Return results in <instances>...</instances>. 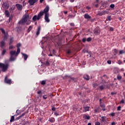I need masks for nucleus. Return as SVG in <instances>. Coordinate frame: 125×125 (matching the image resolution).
Wrapping results in <instances>:
<instances>
[{
  "label": "nucleus",
  "instance_id": "obj_35",
  "mask_svg": "<svg viewBox=\"0 0 125 125\" xmlns=\"http://www.w3.org/2000/svg\"><path fill=\"white\" fill-rule=\"evenodd\" d=\"M6 53V50L4 49L2 52V56H3V55H4V54H5V53Z\"/></svg>",
  "mask_w": 125,
  "mask_h": 125
},
{
  "label": "nucleus",
  "instance_id": "obj_19",
  "mask_svg": "<svg viewBox=\"0 0 125 125\" xmlns=\"http://www.w3.org/2000/svg\"><path fill=\"white\" fill-rule=\"evenodd\" d=\"M101 123H105L106 122V117L105 116H102L101 117Z\"/></svg>",
  "mask_w": 125,
  "mask_h": 125
},
{
  "label": "nucleus",
  "instance_id": "obj_24",
  "mask_svg": "<svg viewBox=\"0 0 125 125\" xmlns=\"http://www.w3.org/2000/svg\"><path fill=\"white\" fill-rule=\"evenodd\" d=\"M49 121L50 123H54L55 122V119L54 118H50L49 119Z\"/></svg>",
  "mask_w": 125,
  "mask_h": 125
},
{
  "label": "nucleus",
  "instance_id": "obj_5",
  "mask_svg": "<svg viewBox=\"0 0 125 125\" xmlns=\"http://www.w3.org/2000/svg\"><path fill=\"white\" fill-rule=\"evenodd\" d=\"M4 82L6 83H7L8 84H11V83H12V81H11V79H7V76H6V77L5 78Z\"/></svg>",
  "mask_w": 125,
  "mask_h": 125
},
{
  "label": "nucleus",
  "instance_id": "obj_43",
  "mask_svg": "<svg viewBox=\"0 0 125 125\" xmlns=\"http://www.w3.org/2000/svg\"><path fill=\"white\" fill-rule=\"evenodd\" d=\"M43 99H46L47 98V95H45L43 96Z\"/></svg>",
  "mask_w": 125,
  "mask_h": 125
},
{
  "label": "nucleus",
  "instance_id": "obj_50",
  "mask_svg": "<svg viewBox=\"0 0 125 125\" xmlns=\"http://www.w3.org/2000/svg\"><path fill=\"white\" fill-rule=\"evenodd\" d=\"M54 115H55V116H56V117H57V116H59V114H58V113H57V112H55L54 113Z\"/></svg>",
  "mask_w": 125,
  "mask_h": 125
},
{
  "label": "nucleus",
  "instance_id": "obj_52",
  "mask_svg": "<svg viewBox=\"0 0 125 125\" xmlns=\"http://www.w3.org/2000/svg\"><path fill=\"white\" fill-rule=\"evenodd\" d=\"M16 113H17L18 115H19V114H20V110L19 109L17 110Z\"/></svg>",
  "mask_w": 125,
  "mask_h": 125
},
{
  "label": "nucleus",
  "instance_id": "obj_44",
  "mask_svg": "<svg viewBox=\"0 0 125 125\" xmlns=\"http://www.w3.org/2000/svg\"><path fill=\"white\" fill-rule=\"evenodd\" d=\"M121 109H122V106H119L117 107V111H121Z\"/></svg>",
  "mask_w": 125,
  "mask_h": 125
},
{
  "label": "nucleus",
  "instance_id": "obj_1",
  "mask_svg": "<svg viewBox=\"0 0 125 125\" xmlns=\"http://www.w3.org/2000/svg\"><path fill=\"white\" fill-rule=\"evenodd\" d=\"M29 14H25L22 17V19L19 22V24H24L28 21L29 19Z\"/></svg>",
  "mask_w": 125,
  "mask_h": 125
},
{
  "label": "nucleus",
  "instance_id": "obj_14",
  "mask_svg": "<svg viewBox=\"0 0 125 125\" xmlns=\"http://www.w3.org/2000/svg\"><path fill=\"white\" fill-rule=\"evenodd\" d=\"M83 79L86 81H89V76L87 74H85L83 76Z\"/></svg>",
  "mask_w": 125,
  "mask_h": 125
},
{
  "label": "nucleus",
  "instance_id": "obj_54",
  "mask_svg": "<svg viewBox=\"0 0 125 125\" xmlns=\"http://www.w3.org/2000/svg\"><path fill=\"white\" fill-rule=\"evenodd\" d=\"M123 53H124V51L123 50H120L119 51V54H123Z\"/></svg>",
  "mask_w": 125,
  "mask_h": 125
},
{
  "label": "nucleus",
  "instance_id": "obj_59",
  "mask_svg": "<svg viewBox=\"0 0 125 125\" xmlns=\"http://www.w3.org/2000/svg\"><path fill=\"white\" fill-rule=\"evenodd\" d=\"M111 116L112 117H115V113H111Z\"/></svg>",
  "mask_w": 125,
  "mask_h": 125
},
{
  "label": "nucleus",
  "instance_id": "obj_57",
  "mask_svg": "<svg viewBox=\"0 0 125 125\" xmlns=\"http://www.w3.org/2000/svg\"><path fill=\"white\" fill-rule=\"evenodd\" d=\"M109 30L110 31H111V32H113V31H114V28L113 27H110Z\"/></svg>",
  "mask_w": 125,
  "mask_h": 125
},
{
  "label": "nucleus",
  "instance_id": "obj_20",
  "mask_svg": "<svg viewBox=\"0 0 125 125\" xmlns=\"http://www.w3.org/2000/svg\"><path fill=\"white\" fill-rule=\"evenodd\" d=\"M22 54L24 58V61H26V60H27V59H28V55H27L26 54H24V53H22Z\"/></svg>",
  "mask_w": 125,
  "mask_h": 125
},
{
  "label": "nucleus",
  "instance_id": "obj_22",
  "mask_svg": "<svg viewBox=\"0 0 125 125\" xmlns=\"http://www.w3.org/2000/svg\"><path fill=\"white\" fill-rule=\"evenodd\" d=\"M32 29H33V25H30L29 28L27 29V33H30V32L32 31Z\"/></svg>",
  "mask_w": 125,
  "mask_h": 125
},
{
  "label": "nucleus",
  "instance_id": "obj_18",
  "mask_svg": "<svg viewBox=\"0 0 125 125\" xmlns=\"http://www.w3.org/2000/svg\"><path fill=\"white\" fill-rule=\"evenodd\" d=\"M5 15H6V17H9L10 16V14L9 13V11L8 10H6L5 11Z\"/></svg>",
  "mask_w": 125,
  "mask_h": 125
},
{
  "label": "nucleus",
  "instance_id": "obj_36",
  "mask_svg": "<svg viewBox=\"0 0 125 125\" xmlns=\"http://www.w3.org/2000/svg\"><path fill=\"white\" fill-rule=\"evenodd\" d=\"M92 40V39L91 37H89L86 39L87 42H91Z\"/></svg>",
  "mask_w": 125,
  "mask_h": 125
},
{
  "label": "nucleus",
  "instance_id": "obj_11",
  "mask_svg": "<svg viewBox=\"0 0 125 125\" xmlns=\"http://www.w3.org/2000/svg\"><path fill=\"white\" fill-rule=\"evenodd\" d=\"M101 108L99 106H98L97 108H95L94 109L95 114H97V113H101Z\"/></svg>",
  "mask_w": 125,
  "mask_h": 125
},
{
  "label": "nucleus",
  "instance_id": "obj_38",
  "mask_svg": "<svg viewBox=\"0 0 125 125\" xmlns=\"http://www.w3.org/2000/svg\"><path fill=\"white\" fill-rule=\"evenodd\" d=\"M13 19V17L10 16L9 19V22H11V21H12Z\"/></svg>",
  "mask_w": 125,
  "mask_h": 125
},
{
  "label": "nucleus",
  "instance_id": "obj_42",
  "mask_svg": "<svg viewBox=\"0 0 125 125\" xmlns=\"http://www.w3.org/2000/svg\"><path fill=\"white\" fill-rule=\"evenodd\" d=\"M100 106L102 107V108H105V105H104V104H100Z\"/></svg>",
  "mask_w": 125,
  "mask_h": 125
},
{
  "label": "nucleus",
  "instance_id": "obj_61",
  "mask_svg": "<svg viewBox=\"0 0 125 125\" xmlns=\"http://www.w3.org/2000/svg\"><path fill=\"white\" fill-rule=\"evenodd\" d=\"M52 111H55V110H56V108H55V107H52Z\"/></svg>",
  "mask_w": 125,
  "mask_h": 125
},
{
  "label": "nucleus",
  "instance_id": "obj_56",
  "mask_svg": "<svg viewBox=\"0 0 125 125\" xmlns=\"http://www.w3.org/2000/svg\"><path fill=\"white\" fill-rule=\"evenodd\" d=\"M22 5L23 6H25V5H26V2H25V1L22 2Z\"/></svg>",
  "mask_w": 125,
  "mask_h": 125
},
{
  "label": "nucleus",
  "instance_id": "obj_37",
  "mask_svg": "<svg viewBox=\"0 0 125 125\" xmlns=\"http://www.w3.org/2000/svg\"><path fill=\"white\" fill-rule=\"evenodd\" d=\"M21 43H18L17 44V48H20V47L21 46Z\"/></svg>",
  "mask_w": 125,
  "mask_h": 125
},
{
  "label": "nucleus",
  "instance_id": "obj_6",
  "mask_svg": "<svg viewBox=\"0 0 125 125\" xmlns=\"http://www.w3.org/2000/svg\"><path fill=\"white\" fill-rule=\"evenodd\" d=\"M49 14H46L44 16L45 21L47 22V23H49L50 22V20H49Z\"/></svg>",
  "mask_w": 125,
  "mask_h": 125
},
{
  "label": "nucleus",
  "instance_id": "obj_13",
  "mask_svg": "<svg viewBox=\"0 0 125 125\" xmlns=\"http://www.w3.org/2000/svg\"><path fill=\"white\" fill-rule=\"evenodd\" d=\"M107 13V11H102V12H99L98 13V15H100V16H102V15H105Z\"/></svg>",
  "mask_w": 125,
  "mask_h": 125
},
{
  "label": "nucleus",
  "instance_id": "obj_32",
  "mask_svg": "<svg viewBox=\"0 0 125 125\" xmlns=\"http://www.w3.org/2000/svg\"><path fill=\"white\" fill-rule=\"evenodd\" d=\"M10 59L11 61H14L15 60V58L13 57V56H11Z\"/></svg>",
  "mask_w": 125,
  "mask_h": 125
},
{
  "label": "nucleus",
  "instance_id": "obj_7",
  "mask_svg": "<svg viewBox=\"0 0 125 125\" xmlns=\"http://www.w3.org/2000/svg\"><path fill=\"white\" fill-rule=\"evenodd\" d=\"M48 11H49V6L48 5L46 6V7L43 9V13L46 14H48Z\"/></svg>",
  "mask_w": 125,
  "mask_h": 125
},
{
  "label": "nucleus",
  "instance_id": "obj_49",
  "mask_svg": "<svg viewBox=\"0 0 125 125\" xmlns=\"http://www.w3.org/2000/svg\"><path fill=\"white\" fill-rule=\"evenodd\" d=\"M95 125H100V123L99 122H97L95 123Z\"/></svg>",
  "mask_w": 125,
  "mask_h": 125
},
{
  "label": "nucleus",
  "instance_id": "obj_58",
  "mask_svg": "<svg viewBox=\"0 0 125 125\" xmlns=\"http://www.w3.org/2000/svg\"><path fill=\"white\" fill-rule=\"evenodd\" d=\"M108 64H111L112 63V62L110 60L107 61Z\"/></svg>",
  "mask_w": 125,
  "mask_h": 125
},
{
  "label": "nucleus",
  "instance_id": "obj_53",
  "mask_svg": "<svg viewBox=\"0 0 125 125\" xmlns=\"http://www.w3.org/2000/svg\"><path fill=\"white\" fill-rule=\"evenodd\" d=\"M120 103H121L122 104H125V101L124 100H122L120 102Z\"/></svg>",
  "mask_w": 125,
  "mask_h": 125
},
{
  "label": "nucleus",
  "instance_id": "obj_60",
  "mask_svg": "<svg viewBox=\"0 0 125 125\" xmlns=\"http://www.w3.org/2000/svg\"><path fill=\"white\" fill-rule=\"evenodd\" d=\"M25 115H26V113H23L21 116V117H24V116H25Z\"/></svg>",
  "mask_w": 125,
  "mask_h": 125
},
{
  "label": "nucleus",
  "instance_id": "obj_29",
  "mask_svg": "<svg viewBox=\"0 0 125 125\" xmlns=\"http://www.w3.org/2000/svg\"><path fill=\"white\" fill-rule=\"evenodd\" d=\"M41 83L42 85H44V84H46V81L45 80H43V81H41Z\"/></svg>",
  "mask_w": 125,
  "mask_h": 125
},
{
  "label": "nucleus",
  "instance_id": "obj_3",
  "mask_svg": "<svg viewBox=\"0 0 125 125\" xmlns=\"http://www.w3.org/2000/svg\"><path fill=\"white\" fill-rule=\"evenodd\" d=\"M2 7H3V8H6V9H8V8H9V3H8V2H3Z\"/></svg>",
  "mask_w": 125,
  "mask_h": 125
},
{
  "label": "nucleus",
  "instance_id": "obj_10",
  "mask_svg": "<svg viewBox=\"0 0 125 125\" xmlns=\"http://www.w3.org/2000/svg\"><path fill=\"white\" fill-rule=\"evenodd\" d=\"M16 6L18 9V10L21 11L23 9V6L20 4H16Z\"/></svg>",
  "mask_w": 125,
  "mask_h": 125
},
{
  "label": "nucleus",
  "instance_id": "obj_9",
  "mask_svg": "<svg viewBox=\"0 0 125 125\" xmlns=\"http://www.w3.org/2000/svg\"><path fill=\"white\" fill-rule=\"evenodd\" d=\"M39 0H29L28 2L29 3L30 5H34L36 2H38Z\"/></svg>",
  "mask_w": 125,
  "mask_h": 125
},
{
  "label": "nucleus",
  "instance_id": "obj_45",
  "mask_svg": "<svg viewBox=\"0 0 125 125\" xmlns=\"http://www.w3.org/2000/svg\"><path fill=\"white\" fill-rule=\"evenodd\" d=\"M13 48H14V47L13 45H10L9 46V49H13Z\"/></svg>",
  "mask_w": 125,
  "mask_h": 125
},
{
  "label": "nucleus",
  "instance_id": "obj_34",
  "mask_svg": "<svg viewBox=\"0 0 125 125\" xmlns=\"http://www.w3.org/2000/svg\"><path fill=\"white\" fill-rule=\"evenodd\" d=\"M45 65L46 66H50V64L49 63V62H48V61H46Z\"/></svg>",
  "mask_w": 125,
  "mask_h": 125
},
{
  "label": "nucleus",
  "instance_id": "obj_48",
  "mask_svg": "<svg viewBox=\"0 0 125 125\" xmlns=\"http://www.w3.org/2000/svg\"><path fill=\"white\" fill-rule=\"evenodd\" d=\"M30 24H31V21H30V20H29L28 21H26V25H30Z\"/></svg>",
  "mask_w": 125,
  "mask_h": 125
},
{
  "label": "nucleus",
  "instance_id": "obj_17",
  "mask_svg": "<svg viewBox=\"0 0 125 125\" xmlns=\"http://www.w3.org/2000/svg\"><path fill=\"white\" fill-rule=\"evenodd\" d=\"M83 119H85V120H90V117L89 116V115L84 114L83 116Z\"/></svg>",
  "mask_w": 125,
  "mask_h": 125
},
{
  "label": "nucleus",
  "instance_id": "obj_28",
  "mask_svg": "<svg viewBox=\"0 0 125 125\" xmlns=\"http://www.w3.org/2000/svg\"><path fill=\"white\" fill-rule=\"evenodd\" d=\"M14 116H12L11 118V120H10V123H12V122H14L15 121Z\"/></svg>",
  "mask_w": 125,
  "mask_h": 125
},
{
  "label": "nucleus",
  "instance_id": "obj_15",
  "mask_svg": "<svg viewBox=\"0 0 125 125\" xmlns=\"http://www.w3.org/2000/svg\"><path fill=\"white\" fill-rule=\"evenodd\" d=\"M84 18H85V19H91V17L88 14H85L84 15Z\"/></svg>",
  "mask_w": 125,
  "mask_h": 125
},
{
  "label": "nucleus",
  "instance_id": "obj_41",
  "mask_svg": "<svg viewBox=\"0 0 125 125\" xmlns=\"http://www.w3.org/2000/svg\"><path fill=\"white\" fill-rule=\"evenodd\" d=\"M67 53L68 54H71L72 53V51L70 49L67 50Z\"/></svg>",
  "mask_w": 125,
  "mask_h": 125
},
{
  "label": "nucleus",
  "instance_id": "obj_26",
  "mask_svg": "<svg viewBox=\"0 0 125 125\" xmlns=\"http://www.w3.org/2000/svg\"><path fill=\"white\" fill-rule=\"evenodd\" d=\"M14 42V40H13V38L11 37L10 39V42H9V45H10L11 44H12V43Z\"/></svg>",
  "mask_w": 125,
  "mask_h": 125
},
{
  "label": "nucleus",
  "instance_id": "obj_23",
  "mask_svg": "<svg viewBox=\"0 0 125 125\" xmlns=\"http://www.w3.org/2000/svg\"><path fill=\"white\" fill-rule=\"evenodd\" d=\"M10 53L11 56H13V55H15V54H16V51H11Z\"/></svg>",
  "mask_w": 125,
  "mask_h": 125
},
{
  "label": "nucleus",
  "instance_id": "obj_62",
  "mask_svg": "<svg viewBox=\"0 0 125 125\" xmlns=\"http://www.w3.org/2000/svg\"><path fill=\"white\" fill-rule=\"evenodd\" d=\"M90 7H89V6H87L86 7V9H87V10H89V9H90Z\"/></svg>",
  "mask_w": 125,
  "mask_h": 125
},
{
  "label": "nucleus",
  "instance_id": "obj_63",
  "mask_svg": "<svg viewBox=\"0 0 125 125\" xmlns=\"http://www.w3.org/2000/svg\"><path fill=\"white\" fill-rule=\"evenodd\" d=\"M99 6V5L98 4H96L95 5V7H98Z\"/></svg>",
  "mask_w": 125,
  "mask_h": 125
},
{
  "label": "nucleus",
  "instance_id": "obj_4",
  "mask_svg": "<svg viewBox=\"0 0 125 125\" xmlns=\"http://www.w3.org/2000/svg\"><path fill=\"white\" fill-rule=\"evenodd\" d=\"M94 34L96 36H98L100 34V28L96 27L94 30Z\"/></svg>",
  "mask_w": 125,
  "mask_h": 125
},
{
  "label": "nucleus",
  "instance_id": "obj_31",
  "mask_svg": "<svg viewBox=\"0 0 125 125\" xmlns=\"http://www.w3.org/2000/svg\"><path fill=\"white\" fill-rule=\"evenodd\" d=\"M117 78L118 81H121V80H122V76L121 75H117Z\"/></svg>",
  "mask_w": 125,
  "mask_h": 125
},
{
  "label": "nucleus",
  "instance_id": "obj_33",
  "mask_svg": "<svg viewBox=\"0 0 125 125\" xmlns=\"http://www.w3.org/2000/svg\"><path fill=\"white\" fill-rule=\"evenodd\" d=\"M104 85H101L99 87V88H100V90H103V89H104Z\"/></svg>",
  "mask_w": 125,
  "mask_h": 125
},
{
  "label": "nucleus",
  "instance_id": "obj_64",
  "mask_svg": "<svg viewBox=\"0 0 125 125\" xmlns=\"http://www.w3.org/2000/svg\"><path fill=\"white\" fill-rule=\"evenodd\" d=\"M116 125V123L115 122H112L111 123V125Z\"/></svg>",
  "mask_w": 125,
  "mask_h": 125
},
{
  "label": "nucleus",
  "instance_id": "obj_8",
  "mask_svg": "<svg viewBox=\"0 0 125 125\" xmlns=\"http://www.w3.org/2000/svg\"><path fill=\"white\" fill-rule=\"evenodd\" d=\"M0 30L4 35V40H6L7 39V33H5V30L3 28H1Z\"/></svg>",
  "mask_w": 125,
  "mask_h": 125
},
{
  "label": "nucleus",
  "instance_id": "obj_2",
  "mask_svg": "<svg viewBox=\"0 0 125 125\" xmlns=\"http://www.w3.org/2000/svg\"><path fill=\"white\" fill-rule=\"evenodd\" d=\"M8 67H9L8 63L4 64L0 63V68H1L2 72H6L8 69Z\"/></svg>",
  "mask_w": 125,
  "mask_h": 125
},
{
  "label": "nucleus",
  "instance_id": "obj_21",
  "mask_svg": "<svg viewBox=\"0 0 125 125\" xmlns=\"http://www.w3.org/2000/svg\"><path fill=\"white\" fill-rule=\"evenodd\" d=\"M32 20H33V21H34V22H36V21H37V20H38V16L35 15L33 17Z\"/></svg>",
  "mask_w": 125,
  "mask_h": 125
},
{
  "label": "nucleus",
  "instance_id": "obj_25",
  "mask_svg": "<svg viewBox=\"0 0 125 125\" xmlns=\"http://www.w3.org/2000/svg\"><path fill=\"white\" fill-rule=\"evenodd\" d=\"M4 45H5V42H4V41H2L1 42L0 47H3V46H4Z\"/></svg>",
  "mask_w": 125,
  "mask_h": 125
},
{
  "label": "nucleus",
  "instance_id": "obj_39",
  "mask_svg": "<svg viewBox=\"0 0 125 125\" xmlns=\"http://www.w3.org/2000/svg\"><path fill=\"white\" fill-rule=\"evenodd\" d=\"M98 86V84H97V83H93V87H95L96 86Z\"/></svg>",
  "mask_w": 125,
  "mask_h": 125
},
{
  "label": "nucleus",
  "instance_id": "obj_51",
  "mask_svg": "<svg viewBox=\"0 0 125 125\" xmlns=\"http://www.w3.org/2000/svg\"><path fill=\"white\" fill-rule=\"evenodd\" d=\"M107 20L108 21H111V16H109L107 17Z\"/></svg>",
  "mask_w": 125,
  "mask_h": 125
},
{
  "label": "nucleus",
  "instance_id": "obj_47",
  "mask_svg": "<svg viewBox=\"0 0 125 125\" xmlns=\"http://www.w3.org/2000/svg\"><path fill=\"white\" fill-rule=\"evenodd\" d=\"M70 26H71V27H75V23H70Z\"/></svg>",
  "mask_w": 125,
  "mask_h": 125
},
{
  "label": "nucleus",
  "instance_id": "obj_16",
  "mask_svg": "<svg viewBox=\"0 0 125 125\" xmlns=\"http://www.w3.org/2000/svg\"><path fill=\"white\" fill-rule=\"evenodd\" d=\"M90 108V107L89 106H84L83 107V109H84V112L85 113V112H87V111H89Z\"/></svg>",
  "mask_w": 125,
  "mask_h": 125
},
{
  "label": "nucleus",
  "instance_id": "obj_46",
  "mask_svg": "<svg viewBox=\"0 0 125 125\" xmlns=\"http://www.w3.org/2000/svg\"><path fill=\"white\" fill-rule=\"evenodd\" d=\"M86 38H83V40H82V42H86Z\"/></svg>",
  "mask_w": 125,
  "mask_h": 125
},
{
  "label": "nucleus",
  "instance_id": "obj_55",
  "mask_svg": "<svg viewBox=\"0 0 125 125\" xmlns=\"http://www.w3.org/2000/svg\"><path fill=\"white\" fill-rule=\"evenodd\" d=\"M114 51L115 53L116 54L118 53V50H117V49H114Z\"/></svg>",
  "mask_w": 125,
  "mask_h": 125
},
{
  "label": "nucleus",
  "instance_id": "obj_27",
  "mask_svg": "<svg viewBox=\"0 0 125 125\" xmlns=\"http://www.w3.org/2000/svg\"><path fill=\"white\" fill-rule=\"evenodd\" d=\"M40 32H41V27H38V31L36 33L37 36H39L40 35Z\"/></svg>",
  "mask_w": 125,
  "mask_h": 125
},
{
  "label": "nucleus",
  "instance_id": "obj_30",
  "mask_svg": "<svg viewBox=\"0 0 125 125\" xmlns=\"http://www.w3.org/2000/svg\"><path fill=\"white\" fill-rule=\"evenodd\" d=\"M20 48H17V53H16V55H18L20 53Z\"/></svg>",
  "mask_w": 125,
  "mask_h": 125
},
{
  "label": "nucleus",
  "instance_id": "obj_40",
  "mask_svg": "<svg viewBox=\"0 0 125 125\" xmlns=\"http://www.w3.org/2000/svg\"><path fill=\"white\" fill-rule=\"evenodd\" d=\"M110 7L111 8H114L115 7V4H111L110 5Z\"/></svg>",
  "mask_w": 125,
  "mask_h": 125
},
{
  "label": "nucleus",
  "instance_id": "obj_12",
  "mask_svg": "<svg viewBox=\"0 0 125 125\" xmlns=\"http://www.w3.org/2000/svg\"><path fill=\"white\" fill-rule=\"evenodd\" d=\"M44 14L43 13V11H41L38 15V20H40L41 19L42 16Z\"/></svg>",
  "mask_w": 125,
  "mask_h": 125
}]
</instances>
